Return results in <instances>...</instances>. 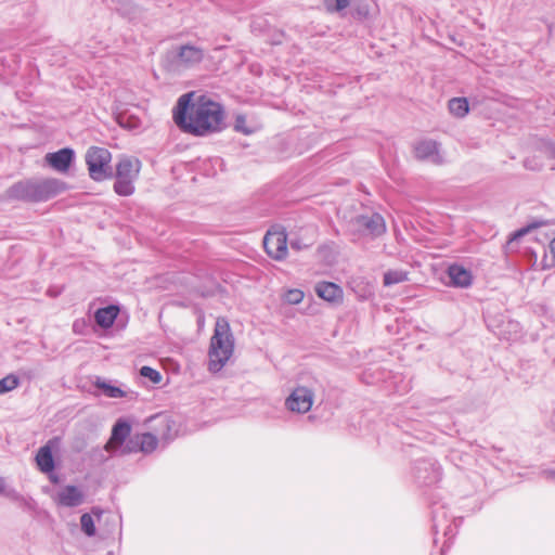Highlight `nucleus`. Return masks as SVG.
Instances as JSON below:
<instances>
[{
	"label": "nucleus",
	"mask_w": 555,
	"mask_h": 555,
	"mask_svg": "<svg viewBox=\"0 0 555 555\" xmlns=\"http://www.w3.org/2000/svg\"><path fill=\"white\" fill-rule=\"evenodd\" d=\"M195 92L182 94L172 109V119L185 133L204 137L222 129L224 111L206 95L194 99Z\"/></svg>",
	"instance_id": "obj_1"
},
{
	"label": "nucleus",
	"mask_w": 555,
	"mask_h": 555,
	"mask_svg": "<svg viewBox=\"0 0 555 555\" xmlns=\"http://www.w3.org/2000/svg\"><path fill=\"white\" fill-rule=\"evenodd\" d=\"M234 351V337L228 320L219 317L216 320L214 334L208 349V370L218 373L231 359Z\"/></svg>",
	"instance_id": "obj_2"
},
{
	"label": "nucleus",
	"mask_w": 555,
	"mask_h": 555,
	"mask_svg": "<svg viewBox=\"0 0 555 555\" xmlns=\"http://www.w3.org/2000/svg\"><path fill=\"white\" fill-rule=\"evenodd\" d=\"M141 170V162L138 158L125 157L116 166L115 192L120 196H129L134 192V181Z\"/></svg>",
	"instance_id": "obj_3"
},
{
	"label": "nucleus",
	"mask_w": 555,
	"mask_h": 555,
	"mask_svg": "<svg viewBox=\"0 0 555 555\" xmlns=\"http://www.w3.org/2000/svg\"><path fill=\"white\" fill-rule=\"evenodd\" d=\"M112 154L107 149L91 146L86 153L89 176L94 181H103L109 178Z\"/></svg>",
	"instance_id": "obj_4"
},
{
	"label": "nucleus",
	"mask_w": 555,
	"mask_h": 555,
	"mask_svg": "<svg viewBox=\"0 0 555 555\" xmlns=\"http://www.w3.org/2000/svg\"><path fill=\"white\" fill-rule=\"evenodd\" d=\"M263 248L271 259L284 260L288 254L286 231L281 227L269 229L263 237Z\"/></svg>",
	"instance_id": "obj_5"
},
{
	"label": "nucleus",
	"mask_w": 555,
	"mask_h": 555,
	"mask_svg": "<svg viewBox=\"0 0 555 555\" xmlns=\"http://www.w3.org/2000/svg\"><path fill=\"white\" fill-rule=\"evenodd\" d=\"M68 190L66 182L60 179H46L43 181L33 183L28 189V196L33 201H47Z\"/></svg>",
	"instance_id": "obj_6"
},
{
	"label": "nucleus",
	"mask_w": 555,
	"mask_h": 555,
	"mask_svg": "<svg viewBox=\"0 0 555 555\" xmlns=\"http://www.w3.org/2000/svg\"><path fill=\"white\" fill-rule=\"evenodd\" d=\"M313 403V393L306 387H297L286 399V406L292 412L306 413Z\"/></svg>",
	"instance_id": "obj_7"
},
{
	"label": "nucleus",
	"mask_w": 555,
	"mask_h": 555,
	"mask_svg": "<svg viewBox=\"0 0 555 555\" xmlns=\"http://www.w3.org/2000/svg\"><path fill=\"white\" fill-rule=\"evenodd\" d=\"M158 446V439L154 434L144 433L135 435L122 449L121 453H152Z\"/></svg>",
	"instance_id": "obj_8"
},
{
	"label": "nucleus",
	"mask_w": 555,
	"mask_h": 555,
	"mask_svg": "<svg viewBox=\"0 0 555 555\" xmlns=\"http://www.w3.org/2000/svg\"><path fill=\"white\" fill-rule=\"evenodd\" d=\"M54 502L60 506L75 507L85 500L83 492L76 486H65L53 496Z\"/></svg>",
	"instance_id": "obj_9"
},
{
	"label": "nucleus",
	"mask_w": 555,
	"mask_h": 555,
	"mask_svg": "<svg viewBox=\"0 0 555 555\" xmlns=\"http://www.w3.org/2000/svg\"><path fill=\"white\" fill-rule=\"evenodd\" d=\"M74 159V151L69 147H64L57 152L48 153L44 156L46 163L59 172H67Z\"/></svg>",
	"instance_id": "obj_10"
},
{
	"label": "nucleus",
	"mask_w": 555,
	"mask_h": 555,
	"mask_svg": "<svg viewBox=\"0 0 555 555\" xmlns=\"http://www.w3.org/2000/svg\"><path fill=\"white\" fill-rule=\"evenodd\" d=\"M60 438L54 437L50 439L43 447H41L36 454V464L42 473H52L54 470V460L52 450L57 448Z\"/></svg>",
	"instance_id": "obj_11"
},
{
	"label": "nucleus",
	"mask_w": 555,
	"mask_h": 555,
	"mask_svg": "<svg viewBox=\"0 0 555 555\" xmlns=\"http://www.w3.org/2000/svg\"><path fill=\"white\" fill-rule=\"evenodd\" d=\"M155 425L153 427L154 435L163 442H169L178 435V429L173 420L166 415H159L153 418Z\"/></svg>",
	"instance_id": "obj_12"
},
{
	"label": "nucleus",
	"mask_w": 555,
	"mask_h": 555,
	"mask_svg": "<svg viewBox=\"0 0 555 555\" xmlns=\"http://www.w3.org/2000/svg\"><path fill=\"white\" fill-rule=\"evenodd\" d=\"M130 433V424L124 420H118L113 426L111 438L105 444V450L107 452H113L121 448Z\"/></svg>",
	"instance_id": "obj_13"
},
{
	"label": "nucleus",
	"mask_w": 555,
	"mask_h": 555,
	"mask_svg": "<svg viewBox=\"0 0 555 555\" xmlns=\"http://www.w3.org/2000/svg\"><path fill=\"white\" fill-rule=\"evenodd\" d=\"M317 295L328 302H340L344 292L340 286L332 282H320L315 285Z\"/></svg>",
	"instance_id": "obj_14"
},
{
	"label": "nucleus",
	"mask_w": 555,
	"mask_h": 555,
	"mask_svg": "<svg viewBox=\"0 0 555 555\" xmlns=\"http://www.w3.org/2000/svg\"><path fill=\"white\" fill-rule=\"evenodd\" d=\"M203 59H204V51H203V49H201L198 47L185 44V46L180 47V49H179L178 60L180 63H182L186 66H192V65L198 64L203 61Z\"/></svg>",
	"instance_id": "obj_15"
},
{
	"label": "nucleus",
	"mask_w": 555,
	"mask_h": 555,
	"mask_svg": "<svg viewBox=\"0 0 555 555\" xmlns=\"http://www.w3.org/2000/svg\"><path fill=\"white\" fill-rule=\"evenodd\" d=\"M448 275L455 286L467 287L472 284L470 272L461 266H450L448 269Z\"/></svg>",
	"instance_id": "obj_16"
},
{
	"label": "nucleus",
	"mask_w": 555,
	"mask_h": 555,
	"mask_svg": "<svg viewBox=\"0 0 555 555\" xmlns=\"http://www.w3.org/2000/svg\"><path fill=\"white\" fill-rule=\"evenodd\" d=\"M118 314L119 308L117 306H107L96 310L94 318L99 326L109 328L114 324Z\"/></svg>",
	"instance_id": "obj_17"
},
{
	"label": "nucleus",
	"mask_w": 555,
	"mask_h": 555,
	"mask_svg": "<svg viewBox=\"0 0 555 555\" xmlns=\"http://www.w3.org/2000/svg\"><path fill=\"white\" fill-rule=\"evenodd\" d=\"M94 385L96 388L101 389L103 393L108 398H125L128 395V392L120 387L113 386L109 383L101 379H98Z\"/></svg>",
	"instance_id": "obj_18"
},
{
	"label": "nucleus",
	"mask_w": 555,
	"mask_h": 555,
	"mask_svg": "<svg viewBox=\"0 0 555 555\" xmlns=\"http://www.w3.org/2000/svg\"><path fill=\"white\" fill-rule=\"evenodd\" d=\"M438 153V144L435 141H423L415 146V155L420 159L428 158Z\"/></svg>",
	"instance_id": "obj_19"
},
{
	"label": "nucleus",
	"mask_w": 555,
	"mask_h": 555,
	"mask_svg": "<svg viewBox=\"0 0 555 555\" xmlns=\"http://www.w3.org/2000/svg\"><path fill=\"white\" fill-rule=\"evenodd\" d=\"M450 112L456 117H464L468 113V102L465 98H454L449 102Z\"/></svg>",
	"instance_id": "obj_20"
},
{
	"label": "nucleus",
	"mask_w": 555,
	"mask_h": 555,
	"mask_svg": "<svg viewBox=\"0 0 555 555\" xmlns=\"http://www.w3.org/2000/svg\"><path fill=\"white\" fill-rule=\"evenodd\" d=\"M409 280V273L402 270H390L384 274V285L390 286Z\"/></svg>",
	"instance_id": "obj_21"
},
{
	"label": "nucleus",
	"mask_w": 555,
	"mask_h": 555,
	"mask_svg": "<svg viewBox=\"0 0 555 555\" xmlns=\"http://www.w3.org/2000/svg\"><path fill=\"white\" fill-rule=\"evenodd\" d=\"M365 227L371 230L373 235H380L385 232L386 227L382 216H372L366 222Z\"/></svg>",
	"instance_id": "obj_22"
},
{
	"label": "nucleus",
	"mask_w": 555,
	"mask_h": 555,
	"mask_svg": "<svg viewBox=\"0 0 555 555\" xmlns=\"http://www.w3.org/2000/svg\"><path fill=\"white\" fill-rule=\"evenodd\" d=\"M20 384V379L14 374H9L2 379H0V395L9 392L15 389Z\"/></svg>",
	"instance_id": "obj_23"
},
{
	"label": "nucleus",
	"mask_w": 555,
	"mask_h": 555,
	"mask_svg": "<svg viewBox=\"0 0 555 555\" xmlns=\"http://www.w3.org/2000/svg\"><path fill=\"white\" fill-rule=\"evenodd\" d=\"M234 129L245 135H249L256 131L255 127L248 126L247 119L244 115L236 116Z\"/></svg>",
	"instance_id": "obj_24"
},
{
	"label": "nucleus",
	"mask_w": 555,
	"mask_h": 555,
	"mask_svg": "<svg viewBox=\"0 0 555 555\" xmlns=\"http://www.w3.org/2000/svg\"><path fill=\"white\" fill-rule=\"evenodd\" d=\"M80 524H81V529L82 531L89 535V537H92L95 534V526H94V521H93V518L90 514H83L81 517H80Z\"/></svg>",
	"instance_id": "obj_25"
},
{
	"label": "nucleus",
	"mask_w": 555,
	"mask_h": 555,
	"mask_svg": "<svg viewBox=\"0 0 555 555\" xmlns=\"http://www.w3.org/2000/svg\"><path fill=\"white\" fill-rule=\"evenodd\" d=\"M140 374L141 376L149 378L153 384H159L163 379L162 374L151 366H142L140 369Z\"/></svg>",
	"instance_id": "obj_26"
},
{
	"label": "nucleus",
	"mask_w": 555,
	"mask_h": 555,
	"mask_svg": "<svg viewBox=\"0 0 555 555\" xmlns=\"http://www.w3.org/2000/svg\"><path fill=\"white\" fill-rule=\"evenodd\" d=\"M285 298L287 302L296 305L302 301L304 293L299 289H291L286 293Z\"/></svg>",
	"instance_id": "obj_27"
},
{
	"label": "nucleus",
	"mask_w": 555,
	"mask_h": 555,
	"mask_svg": "<svg viewBox=\"0 0 555 555\" xmlns=\"http://www.w3.org/2000/svg\"><path fill=\"white\" fill-rule=\"evenodd\" d=\"M349 4H350V0H335V7L331 8L330 5H327V9L331 12L341 11V10L346 9L347 7H349Z\"/></svg>",
	"instance_id": "obj_28"
},
{
	"label": "nucleus",
	"mask_w": 555,
	"mask_h": 555,
	"mask_svg": "<svg viewBox=\"0 0 555 555\" xmlns=\"http://www.w3.org/2000/svg\"><path fill=\"white\" fill-rule=\"evenodd\" d=\"M535 227H537V225H535V224H533V225H529V227H527V228H524V229H520V230L516 231L515 233H513V235H512L511 240L513 241V240H517V238H519L520 236H522V235L527 234L531 229H533V228H535Z\"/></svg>",
	"instance_id": "obj_29"
},
{
	"label": "nucleus",
	"mask_w": 555,
	"mask_h": 555,
	"mask_svg": "<svg viewBox=\"0 0 555 555\" xmlns=\"http://www.w3.org/2000/svg\"><path fill=\"white\" fill-rule=\"evenodd\" d=\"M550 250L552 256L555 258V237L550 243Z\"/></svg>",
	"instance_id": "obj_30"
},
{
	"label": "nucleus",
	"mask_w": 555,
	"mask_h": 555,
	"mask_svg": "<svg viewBox=\"0 0 555 555\" xmlns=\"http://www.w3.org/2000/svg\"><path fill=\"white\" fill-rule=\"evenodd\" d=\"M92 514L100 518L102 515V511L100 508H92Z\"/></svg>",
	"instance_id": "obj_31"
},
{
	"label": "nucleus",
	"mask_w": 555,
	"mask_h": 555,
	"mask_svg": "<svg viewBox=\"0 0 555 555\" xmlns=\"http://www.w3.org/2000/svg\"><path fill=\"white\" fill-rule=\"evenodd\" d=\"M51 480H52L53 482H57V481H59V479H57V477H56V476H52Z\"/></svg>",
	"instance_id": "obj_32"
}]
</instances>
